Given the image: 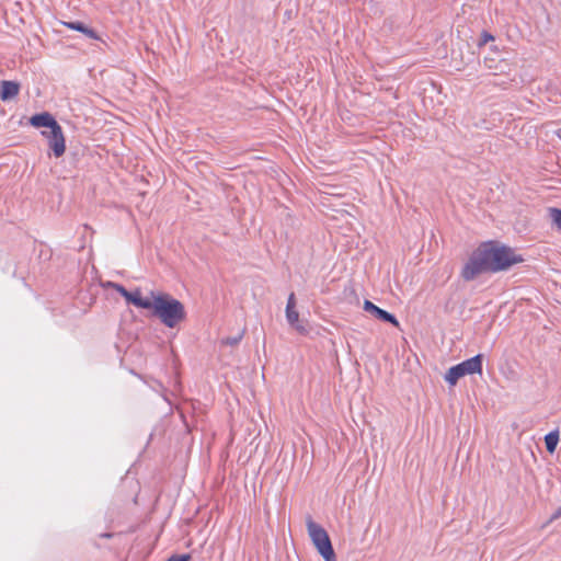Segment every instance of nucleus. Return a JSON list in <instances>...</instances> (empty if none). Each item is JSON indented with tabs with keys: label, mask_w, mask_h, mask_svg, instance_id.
<instances>
[{
	"label": "nucleus",
	"mask_w": 561,
	"mask_h": 561,
	"mask_svg": "<svg viewBox=\"0 0 561 561\" xmlns=\"http://www.w3.org/2000/svg\"><path fill=\"white\" fill-rule=\"evenodd\" d=\"M523 261L511 248L486 242L472 253L461 275L466 280H471L482 273L505 271Z\"/></svg>",
	"instance_id": "obj_1"
},
{
	"label": "nucleus",
	"mask_w": 561,
	"mask_h": 561,
	"mask_svg": "<svg viewBox=\"0 0 561 561\" xmlns=\"http://www.w3.org/2000/svg\"><path fill=\"white\" fill-rule=\"evenodd\" d=\"M152 313L167 327L173 329L186 318L184 305L162 291H151Z\"/></svg>",
	"instance_id": "obj_2"
},
{
	"label": "nucleus",
	"mask_w": 561,
	"mask_h": 561,
	"mask_svg": "<svg viewBox=\"0 0 561 561\" xmlns=\"http://www.w3.org/2000/svg\"><path fill=\"white\" fill-rule=\"evenodd\" d=\"M306 526L308 530V535L316 547L319 554L325 561H336V556L334 553L330 537L327 530L314 523L311 517H308L306 520Z\"/></svg>",
	"instance_id": "obj_3"
},
{
	"label": "nucleus",
	"mask_w": 561,
	"mask_h": 561,
	"mask_svg": "<svg viewBox=\"0 0 561 561\" xmlns=\"http://www.w3.org/2000/svg\"><path fill=\"white\" fill-rule=\"evenodd\" d=\"M482 373V355L478 354L462 363L450 367L445 374V380L450 386H455L458 380L467 375Z\"/></svg>",
	"instance_id": "obj_4"
},
{
	"label": "nucleus",
	"mask_w": 561,
	"mask_h": 561,
	"mask_svg": "<svg viewBox=\"0 0 561 561\" xmlns=\"http://www.w3.org/2000/svg\"><path fill=\"white\" fill-rule=\"evenodd\" d=\"M42 135L47 138L49 148L53 150L55 157H61L66 151V141L61 126L58 124L50 130L42 131Z\"/></svg>",
	"instance_id": "obj_5"
},
{
	"label": "nucleus",
	"mask_w": 561,
	"mask_h": 561,
	"mask_svg": "<svg viewBox=\"0 0 561 561\" xmlns=\"http://www.w3.org/2000/svg\"><path fill=\"white\" fill-rule=\"evenodd\" d=\"M364 310L371 313L374 317H376L379 320L392 323L393 325L398 327L399 322L396 319V317L388 311L377 307L369 300L364 301Z\"/></svg>",
	"instance_id": "obj_6"
},
{
	"label": "nucleus",
	"mask_w": 561,
	"mask_h": 561,
	"mask_svg": "<svg viewBox=\"0 0 561 561\" xmlns=\"http://www.w3.org/2000/svg\"><path fill=\"white\" fill-rule=\"evenodd\" d=\"M286 319L290 327H293L300 334L309 333V325L306 321L299 320V312L296 309L286 310Z\"/></svg>",
	"instance_id": "obj_7"
},
{
	"label": "nucleus",
	"mask_w": 561,
	"mask_h": 561,
	"mask_svg": "<svg viewBox=\"0 0 561 561\" xmlns=\"http://www.w3.org/2000/svg\"><path fill=\"white\" fill-rule=\"evenodd\" d=\"M30 123L33 127H47L49 130L58 125L57 121L47 112L33 115L30 118Z\"/></svg>",
	"instance_id": "obj_8"
},
{
	"label": "nucleus",
	"mask_w": 561,
	"mask_h": 561,
	"mask_svg": "<svg viewBox=\"0 0 561 561\" xmlns=\"http://www.w3.org/2000/svg\"><path fill=\"white\" fill-rule=\"evenodd\" d=\"M126 301L128 304H133L134 306L142 309H149L151 308L152 304V296L150 295V298H144L141 296L140 289H135L134 291H129L128 296L126 298Z\"/></svg>",
	"instance_id": "obj_9"
},
{
	"label": "nucleus",
	"mask_w": 561,
	"mask_h": 561,
	"mask_svg": "<svg viewBox=\"0 0 561 561\" xmlns=\"http://www.w3.org/2000/svg\"><path fill=\"white\" fill-rule=\"evenodd\" d=\"M20 92V84L15 81L4 80L1 82L0 99L9 101L14 99Z\"/></svg>",
	"instance_id": "obj_10"
},
{
	"label": "nucleus",
	"mask_w": 561,
	"mask_h": 561,
	"mask_svg": "<svg viewBox=\"0 0 561 561\" xmlns=\"http://www.w3.org/2000/svg\"><path fill=\"white\" fill-rule=\"evenodd\" d=\"M484 65L488 69L493 70L494 75L507 73L511 70V64L505 59H495L485 57Z\"/></svg>",
	"instance_id": "obj_11"
},
{
	"label": "nucleus",
	"mask_w": 561,
	"mask_h": 561,
	"mask_svg": "<svg viewBox=\"0 0 561 561\" xmlns=\"http://www.w3.org/2000/svg\"><path fill=\"white\" fill-rule=\"evenodd\" d=\"M64 24L68 28L81 32V33H83L84 35H87L90 38H93V39H98L99 38L98 34L92 28H89L88 26H85L81 22H65Z\"/></svg>",
	"instance_id": "obj_12"
},
{
	"label": "nucleus",
	"mask_w": 561,
	"mask_h": 561,
	"mask_svg": "<svg viewBox=\"0 0 561 561\" xmlns=\"http://www.w3.org/2000/svg\"><path fill=\"white\" fill-rule=\"evenodd\" d=\"M545 443L547 450L552 454L554 453L557 445L559 443V433L557 431L550 432L545 436Z\"/></svg>",
	"instance_id": "obj_13"
},
{
	"label": "nucleus",
	"mask_w": 561,
	"mask_h": 561,
	"mask_svg": "<svg viewBox=\"0 0 561 561\" xmlns=\"http://www.w3.org/2000/svg\"><path fill=\"white\" fill-rule=\"evenodd\" d=\"M549 216L553 222V225L561 230V209L550 208Z\"/></svg>",
	"instance_id": "obj_14"
},
{
	"label": "nucleus",
	"mask_w": 561,
	"mask_h": 561,
	"mask_svg": "<svg viewBox=\"0 0 561 561\" xmlns=\"http://www.w3.org/2000/svg\"><path fill=\"white\" fill-rule=\"evenodd\" d=\"M105 287H108V288H113L115 289L117 293H119L125 299L127 298L128 296V290H126V288L119 284H116V283H113V282H107L105 285Z\"/></svg>",
	"instance_id": "obj_15"
},
{
	"label": "nucleus",
	"mask_w": 561,
	"mask_h": 561,
	"mask_svg": "<svg viewBox=\"0 0 561 561\" xmlns=\"http://www.w3.org/2000/svg\"><path fill=\"white\" fill-rule=\"evenodd\" d=\"M242 339V334H239L237 336H233V337H227L222 341L224 344H227V345H237Z\"/></svg>",
	"instance_id": "obj_16"
},
{
	"label": "nucleus",
	"mask_w": 561,
	"mask_h": 561,
	"mask_svg": "<svg viewBox=\"0 0 561 561\" xmlns=\"http://www.w3.org/2000/svg\"><path fill=\"white\" fill-rule=\"evenodd\" d=\"M190 554H173L167 561H190Z\"/></svg>",
	"instance_id": "obj_17"
},
{
	"label": "nucleus",
	"mask_w": 561,
	"mask_h": 561,
	"mask_svg": "<svg viewBox=\"0 0 561 561\" xmlns=\"http://www.w3.org/2000/svg\"><path fill=\"white\" fill-rule=\"evenodd\" d=\"M293 309H296V300H295L294 293H291L289 295L288 300H287V306H286V310H293Z\"/></svg>",
	"instance_id": "obj_18"
},
{
	"label": "nucleus",
	"mask_w": 561,
	"mask_h": 561,
	"mask_svg": "<svg viewBox=\"0 0 561 561\" xmlns=\"http://www.w3.org/2000/svg\"><path fill=\"white\" fill-rule=\"evenodd\" d=\"M489 41H493V36H492V35H490V34H488V33H485V34L483 35L482 44H485V43H486V42H489Z\"/></svg>",
	"instance_id": "obj_19"
},
{
	"label": "nucleus",
	"mask_w": 561,
	"mask_h": 561,
	"mask_svg": "<svg viewBox=\"0 0 561 561\" xmlns=\"http://www.w3.org/2000/svg\"><path fill=\"white\" fill-rule=\"evenodd\" d=\"M561 516V507L557 510V512L551 516V520H554Z\"/></svg>",
	"instance_id": "obj_20"
},
{
	"label": "nucleus",
	"mask_w": 561,
	"mask_h": 561,
	"mask_svg": "<svg viewBox=\"0 0 561 561\" xmlns=\"http://www.w3.org/2000/svg\"><path fill=\"white\" fill-rule=\"evenodd\" d=\"M559 136H560V138H561V135H559Z\"/></svg>",
	"instance_id": "obj_21"
}]
</instances>
